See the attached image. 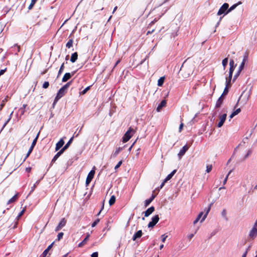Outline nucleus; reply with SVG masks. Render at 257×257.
Returning a JSON list of instances; mask_svg holds the SVG:
<instances>
[{
	"mask_svg": "<svg viewBox=\"0 0 257 257\" xmlns=\"http://www.w3.org/2000/svg\"><path fill=\"white\" fill-rule=\"evenodd\" d=\"M70 84L71 82H69L59 89L56 96V101H58L59 99L65 95Z\"/></svg>",
	"mask_w": 257,
	"mask_h": 257,
	"instance_id": "obj_1",
	"label": "nucleus"
},
{
	"mask_svg": "<svg viewBox=\"0 0 257 257\" xmlns=\"http://www.w3.org/2000/svg\"><path fill=\"white\" fill-rule=\"evenodd\" d=\"M135 131L132 128H130L129 130L125 133L122 138V142L123 143L127 142L134 134Z\"/></svg>",
	"mask_w": 257,
	"mask_h": 257,
	"instance_id": "obj_2",
	"label": "nucleus"
},
{
	"mask_svg": "<svg viewBox=\"0 0 257 257\" xmlns=\"http://www.w3.org/2000/svg\"><path fill=\"white\" fill-rule=\"evenodd\" d=\"M229 5L227 3H224L219 10L217 15L220 16L222 14H225L228 10Z\"/></svg>",
	"mask_w": 257,
	"mask_h": 257,
	"instance_id": "obj_3",
	"label": "nucleus"
},
{
	"mask_svg": "<svg viewBox=\"0 0 257 257\" xmlns=\"http://www.w3.org/2000/svg\"><path fill=\"white\" fill-rule=\"evenodd\" d=\"M159 217L158 215H155L152 218V221H150L148 224L149 227H154L159 221Z\"/></svg>",
	"mask_w": 257,
	"mask_h": 257,
	"instance_id": "obj_4",
	"label": "nucleus"
},
{
	"mask_svg": "<svg viewBox=\"0 0 257 257\" xmlns=\"http://www.w3.org/2000/svg\"><path fill=\"white\" fill-rule=\"evenodd\" d=\"M226 116L227 114L226 113H224L219 116V121L217 124V127H221L223 125L225 120L226 119Z\"/></svg>",
	"mask_w": 257,
	"mask_h": 257,
	"instance_id": "obj_5",
	"label": "nucleus"
},
{
	"mask_svg": "<svg viewBox=\"0 0 257 257\" xmlns=\"http://www.w3.org/2000/svg\"><path fill=\"white\" fill-rule=\"evenodd\" d=\"M189 147L187 145L184 146L179 152L178 156L179 159H181L182 157L185 155V153L189 149Z\"/></svg>",
	"mask_w": 257,
	"mask_h": 257,
	"instance_id": "obj_6",
	"label": "nucleus"
},
{
	"mask_svg": "<svg viewBox=\"0 0 257 257\" xmlns=\"http://www.w3.org/2000/svg\"><path fill=\"white\" fill-rule=\"evenodd\" d=\"M94 174H95V171L93 170H91L89 173L88 175H87L86 180V185H88L90 183V182L91 181V180L93 178Z\"/></svg>",
	"mask_w": 257,
	"mask_h": 257,
	"instance_id": "obj_7",
	"label": "nucleus"
},
{
	"mask_svg": "<svg viewBox=\"0 0 257 257\" xmlns=\"http://www.w3.org/2000/svg\"><path fill=\"white\" fill-rule=\"evenodd\" d=\"M66 220L65 218H63L56 227L55 231H58L63 227L66 225Z\"/></svg>",
	"mask_w": 257,
	"mask_h": 257,
	"instance_id": "obj_8",
	"label": "nucleus"
},
{
	"mask_svg": "<svg viewBox=\"0 0 257 257\" xmlns=\"http://www.w3.org/2000/svg\"><path fill=\"white\" fill-rule=\"evenodd\" d=\"M257 235V227L253 226L251 230L250 231L249 236L252 239H254Z\"/></svg>",
	"mask_w": 257,
	"mask_h": 257,
	"instance_id": "obj_9",
	"label": "nucleus"
},
{
	"mask_svg": "<svg viewBox=\"0 0 257 257\" xmlns=\"http://www.w3.org/2000/svg\"><path fill=\"white\" fill-rule=\"evenodd\" d=\"M75 74V72H72L71 73H66L64 75L63 77L62 78V82H66L67 80H68L72 76H73Z\"/></svg>",
	"mask_w": 257,
	"mask_h": 257,
	"instance_id": "obj_10",
	"label": "nucleus"
},
{
	"mask_svg": "<svg viewBox=\"0 0 257 257\" xmlns=\"http://www.w3.org/2000/svg\"><path fill=\"white\" fill-rule=\"evenodd\" d=\"M64 141L62 139H60V140L56 144L55 151H58L64 145Z\"/></svg>",
	"mask_w": 257,
	"mask_h": 257,
	"instance_id": "obj_11",
	"label": "nucleus"
},
{
	"mask_svg": "<svg viewBox=\"0 0 257 257\" xmlns=\"http://www.w3.org/2000/svg\"><path fill=\"white\" fill-rule=\"evenodd\" d=\"M155 210V208L153 206H152L148 208L145 212H144L145 213V216L148 217L151 214H152Z\"/></svg>",
	"mask_w": 257,
	"mask_h": 257,
	"instance_id": "obj_12",
	"label": "nucleus"
},
{
	"mask_svg": "<svg viewBox=\"0 0 257 257\" xmlns=\"http://www.w3.org/2000/svg\"><path fill=\"white\" fill-rule=\"evenodd\" d=\"M247 55H246L244 56L242 62L239 66V70H238V73H240V71L243 69L244 64H245V63L247 61Z\"/></svg>",
	"mask_w": 257,
	"mask_h": 257,
	"instance_id": "obj_13",
	"label": "nucleus"
},
{
	"mask_svg": "<svg viewBox=\"0 0 257 257\" xmlns=\"http://www.w3.org/2000/svg\"><path fill=\"white\" fill-rule=\"evenodd\" d=\"M142 230L138 231L133 236V240H136L137 238H140L142 235Z\"/></svg>",
	"mask_w": 257,
	"mask_h": 257,
	"instance_id": "obj_14",
	"label": "nucleus"
},
{
	"mask_svg": "<svg viewBox=\"0 0 257 257\" xmlns=\"http://www.w3.org/2000/svg\"><path fill=\"white\" fill-rule=\"evenodd\" d=\"M156 195H154L153 194L151 196V197L149 199H147L145 201V206L146 207H147L151 203V202L154 199V198L156 197Z\"/></svg>",
	"mask_w": 257,
	"mask_h": 257,
	"instance_id": "obj_15",
	"label": "nucleus"
},
{
	"mask_svg": "<svg viewBox=\"0 0 257 257\" xmlns=\"http://www.w3.org/2000/svg\"><path fill=\"white\" fill-rule=\"evenodd\" d=\"M121 150L122 148L119 147L117 148L115 151L112 153L111 158H115Z\"/></svg>",
	"mask_w": 257,
	"mask_h": 257,
	"instance_id": "obj_16",
	"label": "nucleus"
},
{
	"mask_svg": "<svg viewBox=\"0 0 257 257\" xmlns=\"http://www.w3.org/2000/svg\"><path fill=\"white\" fill-rule=\"evenodd\" d=\"M90 236V235L89 233H87V235L86 236V237L83 239V241L82 242H81L79 244H78V247H82L84 244H85L86 243V242L87 241V240H88V238Z\"/></svg>",
	"mask_w": 257,
	"mask_h": 257,
	"instance_id": "obj_17",
	"label": "nucleus"
},
{
	"mask_svg": "<svg viewBox=\"0 0 257 257\" xmlns=\"http://www.w3.org/2000/svg\"><path fill=\"white\" fill-rule=\"evenodd\" d=\"M210 208H211V205H210V206L204 209V211L205 212V213L204 215V216L202 217V218L201 219V222H202L205 219V218H206V217H207L209 212L210 211Z\"/></svg>",
	"mask_w": 257,
	"mask_h": 257,
	"instance_id": "obj_18",
	"label": "nucleus"
},
{
	"mask_svg": "<svg viewBox=\"0 0 257 257\" xmlns=\"http://www.w3.org/2000/svg\"><path fill=\"white\" fill-rule=\"evenodd\" d=\"M234 61L233 60H230V62H229V66H230L229 73H230V75H232L234 69Z\"/></svg>",
	"mask_w": 257,
	"mask_h": 257,
	"instance_id": "obj_19",
	"label": "nucleus"
},
{
	"mask_svg": "<svg viewBox=\"0 0 257 257\" xmlns=\"http://www.w3.org/2000/svg\"><path fill=\"white\" fill-rule=\"evenodd\" d=\"M223 100V98L222 95H221L217 100L216 103V107L218 108L220 107L222 103Z\"/></svg>",
	"mask_w": 257,
	"mask_h": 257,
	"instance_id": "obj_20",
	"label": "nucleus"
},
{
	"mask_svg": "<svg viewBox=\"0 0 257 257\" xmlns=\"http://www.w3.org/2000/svg\"><path fill=\"white\" fill-rule=\"evenodd\" d=\"M166 104V101L165 100H163L161 101V102L160 103V104L158 105V106L157 108V111L159 112L162 108L164 106H165Z\"/></svg>",
	"mask_w": 257,
	"mask_h": 257,
	"instance_id": "obj_21",
	"label": "nucleus"
},
{
	"mask_svg": "<svg viewBox=\"0 0 257 257\" xmlns=\"http://www.w3.org/2000/svg\"><path fill=\"white\" fill-rule=\"evenodd\" d=\"M176 170H173L170 174H169L167 177L165 179V182H167L170 179L172 178V177L174 176V175L176 173Z\"/></svg>",
	"mask_w": 257,
	"mask_h": 257,
	"instance_id": "obj_22",
	"label": "nucleus"
},
{
	"mask_svg": "<svg viewBox=\"0 0 257 257\" xmlns=\"http://www.w3.org/2000/svg\"><path fill=\"white\" fill-rule=\"evenodd\" d=\"M241 4V3L240 2H239L237 4H235L233 5H232L229 9H228V10L227 11V12H226L225 14H228V13L231 12L232 10H233L234 9L236 8V7L240 5Z\"/></svg>",
	"mask_w": 257,
	"mask_h": 257,
	"instance_id": "obj_23",
	"label": "nucleus"
},
{
	"mask_svg": "<svg viewBox=\"0 0 257 257\" xmlns=\"http://www.w3.org/2000/svg\"><path fill=\"white\" fill-rule=\"evenodd\" d=\"M77 58H78L77 53L76 52H75L72 54V55L71 56L70 61L72 63H74L76 61V60L77 59Z\"/></svg>",
	"mask_w": 257,
	"mask_h": 257,
	"instance_id": "obj_24",
	"label": "nucleus"
},
{
	"mask_svg": "<svg viewBox=\"0 0 257 257\" xmlns=\"http://www.w3.org/2000/svg\"><path fill=\"white\" fill-rule=\"evenodd\" d=\"M18 193L16 194L15 196H14L12 198H11L8 201L7 204H9L10 203H12L13 202H14L16 201L18 198Z\"/></svg>",
	"mask_w": 257,
	"mask_h": 257,
	"instance_id": "obj_25",
	"label": "nucleus"
},
{
	"mask_svg": "<svg viewBox=\"0 0 257 257\" xmlns=\"http://www.w3.org/2000/svg\"><path fill=\"white\" fill-rule=\"evenodd\" d=\"M232 75H230V73H229V76L226 78V85L227 86H230V81L232 78Z\"/></svg>",
	"mask_w": 257,
	"mask_h": 257,
	"instance_id": "obj_26",
	"label": "nucleus"
},
{
	"mask_svg": "<svg viewBox=\"0 0 257 257\" xmlns=\"http://www.w3.org/2000/svg\"><path fill=\"white\" fill-rule=\"evenodd\" d=\"M27 106V104H23V107H21L19 109V112L20 113L21 115H23L25 112V108Z\"/></svg>",
	"mask_w": 257,
	"mask_h": 257,
	"instance_id": "obj_27",
	"label": "nucleus"
},
{
	"mask_svg": "<svg viewBox=\"0 0 257 257\" xmlns=\"http://www.w3.org/2000/svg\"><path fill=\"white\" fill-rule=\"evenodd\" d=\"M165 80V77H161L158 81V85L159 86H162L164 83Z\"/></svg>",
	"mask_w": 257,
	"mask_h": 257,
	"instance_id": "obj_28",
	"label": "nucleus"
},
{
	"mask_svg": "<svg viewBox=\"0 0 257 257\" xmlns=\"http://www.w3.org/2000/svg\"><path fill=\"white\" fill-rule=\"evenodd\" d=\"M115 201V197L114 195L111 196L109 200V204L110 206L112 205Z\"/></svg>",
	"mask_w": 257,
	"mask_h": 257,
	"instance_id": "obj_29",
	"label": "nucleus"
},
{
	"mask_svg": "<svg viewBox=\"0 0 257 257\" xmlns=\"http://www.w3.org/2000/svg\"><path fill=\"white\" fill-rule=\"evenodd\" d=\"M203 212H201L198 214V215L197 216L196 219L193 221V224H196L198 222V221L200 219V218L202 217V216L203 215Z\"/></svg>",
	"mask_w": 257,
	"mask_h": 257,
	"instance_id": "obj_30",
	"label": "nucleus"
},
{
	"mask_svg": "<svg viewBox=\"0 0 257 257\" xmlns=\"http://www.w3.org/2000/svg\"><path fill=\"white\" fill-rule=\"evenodd\" d=\"M72 45H73V40L72 39H70L68 42L67 43L66 45V46L68 48H71V47H72Z\"/></svg>",
	"mask_w": 257,
	"mask_h": 257,
	"instance_id": "obj_31",
	"label": "nucleus"
},
{
	"mask_svg": "<svg viewBox=\"0 0 257 257\" xmlns=\"http://www.w3.org/2000/svg\"><path fill=\"white\" fill-rule=\"evenodd\" d=\"M228 63V58H226L222 60V63L224 69L225 68Z\"/></svg>",
	"mask_w": 257,
	"mask_h": 257,
	"instance_id": "obj_32",
	"label": "nucleus"
},
{
	"mask_svg": "<svg viewBox=\"0 0 257 257\" xmlns=\"http://www.w3.org/2000/svg\"><path fill=\"white\" fill-rule=\"evenodd\" d=\"M64 63H63L60 68V69H59V71L58 72V77L62 73V72L64 70Z\"/></svg>",
	"mask_w": 257,
	"mask_h": 257,
	"instance_id": "obj_33",
	"label": "nucleus"
},
{
	"mask_svg": "<svg viewBox=\"0 0 257 257\" xmlns=\"http://www.w3.org/2000/svg\"><path fill=\"white\" fill-rule=\"evenodd\" d=\"M38 0H31V3L30 5V6H29V10H31L32 9V8L33 7L34 5L35 4V3H36V2Z\"/></svg>",
	"mask_w": 257,
	"mask_h": 257,
	"instance_id": "obj_34",
	"label": "nucleus"
},
{
	"mask_svg": "<svg viewBox=\"0 0 257 257\" xmlns=\"http://www.w3.org/2000/svg\"><path fill=\"white\" fill-rule=\"evenodd\" d=\"M212 165H208L206 166V172L207 173H209L212 170Z\"/></svg>",
	"mask_w": 257,
	"mask_h": 257,
	"instance_id": "obj_35",
	"label": "nucleus"
},
{
	"mask_svg": "<svg viewBox=\"0 0 257 257\" xmlns=\"http://www.w3.org/2000/svg\"><path fill=\"white\" fill-rule=\"evenodd\" d=\"M39 135V133L37 134V136H36V138L34 140V141L32 144L31 146H32V147H34V146L36 145Z\"/></svg>",
	"mask_w": 257,
	"mask_h": 257,
	"instance_id": "obj_36",
	"label": "nucleus"
},
{
	"mask_svg": "<svg viewBox=\"0 0 257 257\" xmlns=\"http://www.w3.org/2000/svg\"><path fill=\"white\" fill-rule=\"evenodd\" d=\"M74 137H72L68 141V142L64 146L65 148L67 149L69 147L71 143H72Z\"/></svg>",
	"mask_w": 257,
	"mask_h": 257,
	"instance_id": "obj_37",
	"label": "nucleus"
},
{
	"mask_svg": "<svg viewBox=\"0 0 257 257\" xmlns=\"http://www.w3.org/2000/svg\"><path fill=\"white\" fill-rule=\"evenodd\" d=\"M61 155L58 153L55 155L52 160V162H55Z\"/></svg>",
	"mask_w": 257,
	"mask_h": 257,
	"instance_id": "obj_38",
	"label": "nucleus"
},
{
	"mask_svg": "<svg viewBox=\"0 0 257 257\" xmlns=\"http://www.w3.org/2000/svg\"><path fill=\"white\" fill-rule=\"evenodd\" d=\"M230 87V86H227V85H226V87L223 91V92L222 94V95L223 96V95H226L227 94V93H228V88Z\"/></svg>",
	"mask_w": 257,
	"mask_h": 257,
	"instance_id": "obj_39",
	"label": "nucleus"
},
{
	"mask_svg": "<svg viewBox=\"0 0 257 257\" xmlns=\"http://www.w3.org/2000/svg\"><path fill=\"white\" fill-rule=\"evenodd\" d=\"M221 215L226 220L227 219V217H226V211L225 209H223L222 211Z\"/></svg>",
	"mask_w": 257,
	"mask_h": 257,
	"instance_id": "obj_40",
	"label": "nucleus"
},
{
	"mask_svg": "<svg viewBox=\"0 0 257 257\" xmlns=\"http://www.w3.org/2000/svg\"><path fill=\"white\" fill-rule=\"evenodd\" d=\"M168 236L167 235H166L165 234H163L162 236H161V239H162V241L163 242H165V241H166V238H167Z\"/></svg>",
	"mask_w": 257,
	"mask_h": 257,
	"instance_id": "obj_41",
	"label": "nucleus"
},
{
	"mask_svg": "<svg viewBox=\"0 0 257 257\" xmlns=\"http://www.w3.org/2000/svg\"><path fill=\"white\" fill-rule=\"evenodd\" d=\"M251 154V151L249 150L247 151V152L246 153V154L244 156V159H246V158H247L248 157V156Z\"/></svg>",
	"mask_w": 257,
	"mask_h": 257,
	"instance_id": "obj_42",
	"label": "nucleus"
},
{
	"mask_svg": "<svg viewBox=\"0 0 257 257\" xmlns=\"http://www.w3.org/2000/svg\"><path fill=\"white\" fill-rule=\"evenodd\" d=\"M49 86V83L47 81H45L43 84V87L45 89L47 88Z\"/></svg>",
	"mask_w": 257,
	"mask_h": 257,
	"instance_id": "obj_43",
	"label": "nucleus"
},
{
	"mask_svg": "<svg viewBox=\"0 0 257 257\" xmlns=\"http://www.w3.org/2000/svg\"><path fill=\"white\" fill-rule=\"evenodd\" d=\"M33 148L34 147H32V146H31L30 147V148L29 149V150L28 152V153L27 154V155L26 156V158H27V157H28L30 155V154L31 153V152H32L33 150Z\"/></svg>",
	"mask_w": 257,
	"mask_h": 257,
	"instance_id": "obj_44",
	"label": "nucleus"
},
{
	"mask_svg": "<svg viewBox=\"0 0 257 257\" xmlns=\"http://www.w3.org/2000/svg\"><path fill=\"white\" fill-rule=\"evenodd\" d=\"M64 234L63 232H60L58 233L57 235V239L58 240H60L63 237Z\"/></svg>",
	"mask_w": 257,
	"mask_h": 257,
	"instance_id": "obj_45",
	"label": "nucleus"
},
{
	"mask_svg": "<svg viewBox=\"0 0 257 257\" xmlns=\"http://www.w3.org/2000/svg\"><path fill=\"white\" fill-rule=\"evenodd\" d=\"M122 161H120L114 167V169L115 170H117L120 166L122 164Z\"/></svg>",
	"mask_w": 257,
	"mask_h": 257,
	"instance_id": "obj_46",
	"label": "nucleus"
},
{
	"mask_svg": "<svg viewBox=\"0 0 257 257\" xmlns=\"http://www.w3.org/2000/svg\"><path fill=\"white\" fill-rule=\"evenodd\" d=\"M99 222V219H97L95 221H94L91 226L92 227H94L96 225V224Z\"/></svg>",
	"mask_w": 257,
	"mask_h": 257,
	"instance_id": "obj_47",
	"label": "nucleus"
},
{
	"mask_svg": "<svg viewBox=\"0 0 257 257\" xmlns=\"http://www.w3.org/2000/svg\"><path fill=\"white\" fill-rule=\"evenodd\" d=\"M90 88V87L88 86L87 87H86V88H85L82 91H81L80 92V94H84L86 93V92Z\"/></svg>",
	"mask_w": 257,
	"mask_h": 257,
	"instance_id": "obj_48",
	"label": "nucleus"
},
{
	"mask_svg": "<svg viewBox=\"0 0 257 257\" xmlns=\"http://www.w3.org/2000/svg\"><path fill=\"white\" fill-rule=\"evenodd\" d=\"M25 211V209L24 208L20 212V213L19 214L18 216V218L19 219V218H20L23 215V214L24 213Z\"/></svg>",
	"mask_w": 257,
	"mask_h": 257,
	"instance_id": "obj_49",
	"label": "nucleus"
},
{
	"mask_svg": "<svg viewBox=\"0 0 257 257\" xmlns=\"http://www.w3.org/2000/svg\"><path fill=\"white\" fill-rule=\"evenodd\" d=\"M240 112V108H238V109H236L235 110H234L232 112V113L234 114V116H235L236 115L238 114Z\"/></svg>",
	"mask_w": 257,
	"mask_h": 257,
	"instance_id": "obj_50",
	"label": "nucleus"
},
{
	"mask_svg": "<svg viewBox=\"0 0 257 257\" xmlns=\"http://www.w3.org/2000/svg\"><path fill=\"white\" fill-rule=\"evenodd\" d=\"M66 149L67 148L64 146L59 152H58V153L61 155Z\"/></svg>",
	"mask_w": 257,
	"mask_h": 257,
	"instance_id": "obj_51",
	"label": "nucleus"
},
{
	"mask_svg": "<svg viewBox=\"0 0 257 257\" xmlns=\"http://www.w3.org/2000/svg\"><path fill=\"white\" fill-rule=\"evenodd\" d=\"M66 149L67 148L64 146L59 152H58V153L61 155Z\"/></svg>",
	"mask_w": 257,
	"mask_h": 257,
	"instance_id": "obj_52",
	"label": "nucleus"
},
{
	"mask_svg": "<svg viewBox=\"0 0 257 257\" xmlns=\"http://www.w3.org/2000/svg\"><path fill=\"white\" fill-rule=\"evenodd\" d=\"M66 149L67 148L64 146L59 152H58V153L61 155Z\"/></svg>",
	"mask_w": 257,
	"mask_h": 257,
	"instance_id": "obj_53",
	"label": "nucleus"
},
{
	"mask_svg": "<svg viewBox=\"0 0 257 257\" xmlns=\"http://www.w3.org/2000/svg\"><path fill=\"white\" fill-rule=\"evenodd\" d=\"M66 149L67 148L64 146L59 152H58V153L61 155Z\"/></svg>",
	"mask_w": 257,
	"mask_h": 257,
	"instance_id": "obj_54",
	"label": "nucleus"
},
{
	"mask_svg": "<svg viewBox=\"0 0 257 257\" xmlns=\"http://www.w3.org/2000/svg\"><path fill=\"white\" fill-rule=\"evenodd\" d=\"M48 251H48V250H47L46 249L43 251V253H42V256H43V257H45V256L47 255V253H48Z\"/></svg>",
	"mask_w": 257,
	"mask_h": 257,
	"instance_id": "obj_55",
	"label": "nucleus"
},
{
	"mask_svg": "<svg viewBox=\"0 0 257 257\" xmlns=\"http://www.w3.org/2000/svg\"><path fill=\"white\" fill-rule=\"evenodd\" d=\"M91 257H98V252H93L91 255Z\"/></svg>",
	"mask_w": 257,
	"mask_h": 257,
	"instance_id": "obj_56",
	"label": "nucleus"
},
{
	"mask_svg": "<svg viewBox=\"0 0 257 257\" xmlns=\"http://www.w3.org/2000/svg\"><path fill=\"white\" fill-rule=\"evenodd\" d=\"M183 126H184V124L183 123H181L180 124V126H179V132H181L183 127Z\"/></svg>",
	"mask_w": 257,
	"mask_h": 257,
	"instance_id": "obj_57",
	"label": "nucleus"
},
{
	"mask_svg": "<svg viewBox=\"0 0 257 257\" xmlns=\"http://www.w3.org/2000/svg\"><path fill=\"white\" fill-rule=\"evenodd\" d=\"M54 242H52L50 245L48 246V247L46 248V249L48 251H49V250L52 248V247L53 246V244H54Z\"/></svg>",
	"mask_w": 257,
	"mask_h": 257,
	"instance_id": "obj_58",
	"label": "nucleus"
},
{
	"mask_svg": "<svg viewBox=\"0 0 257 257\" xmlns=\"http://www.w3.org/2000/svg\"><path fill=\"white\" fill-rule=\"evenodd\" d=\"M228 176H226V177L225 178L223 182V185H225L226 183V182L227 181V179H228Z\"/></svg>",
	"mask_w": 257,
	"mask_h": 257,
	"instance_id": "obj_59",
	"label": "nucleus"
},
{
	"mask_svg": "<svg viewBox=\"0 0 257 257\" xmlns=\"http://www.w3.org/2000/svg\"><path fill=\"white\" fill-rule=\"evenodd\" d=\"M104 200L103 201L102 206L101 209L100 210V211L98 212V213L97 214V215H99L100 214L101 210L103 209V208H104Z\"/></svg>",
	"mask_w": 257,
	"mask_h": 257,
	"instance_id": "obj_60",
	"label": "nucleus"
},
{
	"mask_svg": "<svg viewBox=\"0 0 257 257\" xmlns=\"http://www.w3.org/2000/svg\"><path fill=\"white\" fill-rule=\"evenodd\" d=\"M6 71V69H2L0 70V76L3 75L5 72Z\"/></svg>",
	"mask_w": 257,
	"mask_h": 257,
	"instance_id": "obj_61",
	"label": "nucleus"
},
{
	"mask_svg": "<svg viewBox=\"0 0 257 257\" xmlns=\"http://www.w3.org/2000/svg\"><path fill=\"white\" fill-rule=\"evenodd\" d=\"M166 182H165V180L163 181V182H162V184L161 185L160 187V189H162L163 186H164L165 184L166 183Z\"/></svg>",
	"mask_w": 257,
	"mask_h": 257,
	"instance_id": "obj_62",
	"label": "nucleus"
},
{
	"mask_svg": "<svg viewBox=\"0 0 257 257\" xmlns=\"http://www.w3.org/2000/svg\"><path fill=\"white\" fill-rule=\"evenodd\" d=\"M194 236V234H191L190 235H189L188 236V238L189 239H191Z\"/></svg>",
	"mask_w": 257,
	"mask_h": 257,
	"instance_id": "obj_63",
	"label": "nucleus"
},
{
	"mask_svg": "<svg viewBox=\"0 0 257 257\" xmlns=\"http://www.w3.org/2000/svg\"><path fill=\"white\" fill-rule=\"evenodd\" d=\"M247 252V250L245 251V252L242 255V257H246Z\"/></svg>",
	"mask_w": 257,
	"mask_h": 257,
	"instance_id": "obj_64",
	"label": "nucleus"
}]
</instances>
